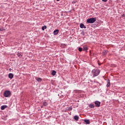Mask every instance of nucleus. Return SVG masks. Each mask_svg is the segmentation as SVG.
Segmentation results:
<instances>
[{"mask_svg":"<svg viewBox=\"0 0 125 125\" xmlns=\"http://www.w3.org/2000/svg\"><path fill=\"white\" fill-rule=\"evenodd\" d=\"M92 73L94 78L97 77V76L100 74V70L94 69L92 70Z\"/></svg>","mask_w":125,"mask_h":125,"instance_id":"1","label":"nucleus"},{"mask_svg":"<svg viewBox=\"0 0 125 125\" xmlns=\"http://www.w3.org/2000/svg\"><path fill=\"white\" fill-rule=\"evenodd\" d=\"M96 21V18H91L87 20L86 22L89 24H93Z\"/></svg>","mask_w":125,"mask_h":125,"instance_id":"2","label":"nucleus"},{"mask_svg":"<svg viewBox=\"0 0 125 125\" xmlns=\"http://www.w3.org/2000/svg\"><path fill=\"white\" fill-rule=\"evenodd\" d=\"M11 94L10 91L6 90L4 92V96L5 97H8Z\"/></svg>","mask_w":125,"mask_h":125,"instance_id":"3","label":"nucleus"},{"mask_svg":"<svg viewBox=\"0 0 125 125\" xmlns=\"http://www.w3.org/2000/svg\"><path fill=\"white\" fill-rule=\"evenodd\" d=\"M95 104L96 107H98L100 106V104H101V103L99 101H96L95 102Z\"/></svg>","mask_w":125,"mask_h":125,"instance_id":"4","label":"nucleus"},{"mask_svg":"<svg viewBox=\"0 0 125 125\" xmlns=\"http://www.w3.org/2000/svg\"><path fill=\"white\" fill-rule=\"evenodd\" d=\"M80 27L81 29H86V27L83 23H80Z\"/></svg>","mask_w":125,"mask_h":125,"instance_id":"5","label":"nucleus"},{"mask_svg":"<svg viewBox=\"0 0 125 125\" xmlns=\"http://www.w3.org/2000/svg\"><path fill=\"white\" fill-rule=\"evenodd\" d=\"M84 122L86 124V125H89L90 124V121H89V120L84 119Z\"/></svg>","mask_w":125,"mask_h":125,"instance_id":"6","label":"nucleus"},{"mask_svg":"<svg viewBox=\"0 0 125 125\" xmlns=\"http://www.w3.org/2000/svg\"><path fill=\"white\" fill-rule=\"evenodd\" d=\"M53 33H54V35H58V33H59V30L56 29L54 31Z\"/></svg>","mask_w":125,"mask_h":125,"instance_id":"7","label":"nucleus"},{"mask_svg":"<svg viewBox=\"0 0 125 125\" xmlns=\"http://www.w3.org/2000/svg\"><path fill=\"white\" fill-rule=\"evenodd\" d=\"M8 78L9 79H13V74L12 73H9L8 75Z\"/></svg>","mask_w":125,"mask_h":125,"instance_id":"8","label":"nucleus"},{"mask_svg":"<svg viewBox=\"0 0 125 125\" xmlns=\"http://www.w3.org/2000/svg\"><path fill=\"white\" fill-rule=\"evenodd\" d=\"M88 49L87 46H84L83 47V51H86Z\"/></svg>","mask_w":125,"mask_h":125,"instance_id":"9","label":"nucleus"},{"mask_svg":"<svg viewBox=\"0 0 125 125\" xmlns=\"http://www.w3.org/2000/svg\"><path fill=\"white\" fill-rule=\"evenodd\" d=\"M109 86H110V80H108L107 81V84H106V87H109Z\"/></svg>","mask_w":125,"mask_h":125,"instance_id":"10","label":"nucleus"},{"mask_svg":"<svg viewBox=\"0 0 125 125\" xmlns=\"http://www.w3.org/2000/svg\"><path fill=\"white\" fill-rule=\"evenodd\" d=\"M7 107V106L6 105H2L1 106V110H4V109H5Z\"/></svg>","mask_w":125,"mask_h":125,"instance_id":"11","label":"nucleus"},{"mask_svg":"<svg viewBox=\"0 0 125 125\" xmlns=\"http://www.w3.org/2000/svg\"><path fill=\"white\" fill-rule=\"evenodd\" d=\"M36 81H37V82H42V78H37L36 79Z\"/></svg>","mask_w":125,"mask_h":125,"instance_id":"12","label":"nucleus"},{"mask_svg":"<svg viewBox=\"0 0 125 125\" xmlns=\"http://www.w3.org/2000/svg\"><path fill=\"white\" fill-rule=\"evenodd\" d=\"M74 120L76 121H79V116L78 115H75L74 117Z\"/></svg>","mask_w":125,"mask_h":125,"instance_id":"13","label":"nucleus"},{"mask_svg":"<svg viewBox=\"0 0 125 125\" xmlns=\"http://www.w3.org/2000/svg\"><path fill=\"white\" fill-rule=\"evenodd\" d=\"M107 52H108V51H107L106 50H104L103 53H102V54H103V56L106 55V54H107Z\"/></svg>","mask_w":125,"mask_h":125,"instance_id":"14","label":"nucleus"},{"mask_svg":"<svg viewBox=\"0 0 125 125\" xmlns=\"http://www.w3.org/2000/svg\"><path fill=\"white\" fill-rule=\"evenodd\" d=\"M52 76H55L56 75V71L55 70H53L52 72Z\"/></svg>","mask_w":125,"mask_h":125,"instance_id":"15","label":"nucleus"},{"mask_svg":"<svg viewBox=\"0 0 125 125\" xmlns=\"http://www.w3.org/2000/svg\"><path fill=\"white\" fill-rule=\"evenodd\" d=\"M89 108H94L95 106H94V104H90L89 105Z\"/></svg>","mask_w":125,"mask_h":125,"instance_id":"16","label":"nucleus"},{"mask_svg":"<svg viewBox=\"0 0 125 125\" xmlns=\"http://www.w3.org/2000/svg\"><path fill=\"white\" fill-rule=\"evenodd\" d=\"M46 28H47V27L46 25H44V26H42V31H44V30L45 29H46Z\"/></svg>","mask_w":125,"mask_h":125,"instance_id":"17","label":"nucleus"},{"mask_svg":"<svg viewBox=\"0 0 125 125\" xmlns=\"http://www.w3.org/2000/svg\"><path fill=\"white\" fill-rule=\"evenodd\" d=\"M68 111H72L73 110V107L72 106H70L69 107L67 108Z\"/></svg>","mask_w":125,"mask_h":125,"instance_id":"18","label":"nucleus"},{"mask_svg":"<svg viewBox=\"0 0 125 125\" xmlns=\"http://www.w3.org/2000/svg\"><path fill=\"white\" fill-rule=\"evenodd\" d=\"M48 104H47V103H46V102H44V103H43V105H44V106H47V105H48Z\"/></svg>","mask_w":125,"mask_h":125,"instance_id":"19","label":"nucleus"},{"mask_svg":"<svg viewBox=\"0 0 125 125\" xmlns=\"http://www.w3.org/2000/svg\"><path fill=\"white\" fill-rule=\"evenodd\" d=\"M78 50H79V51H80V52H81V51H83V48H82V47H79V48H78Z\"/></svg>","mask_w":125,"mask_h":125,"instance_id":"20","label":"nucleus"},{"mask_svg":"<svg viewBox=\"0 0 125 125\" xmlns=\"http://www.w3.org/2000/svg\"><path fill=\"white\" fill-rule=\"evenodd\" d=\"M17 56H18V57H20L21 56V54H20V53H19V52H18V53L17 54Z\"/></svg>","mask_w":125,"mask_h":125,"instance_id":"21","label":"nucleus"},{"mask_svg":"<svg viewBox=\"0 0 125 125\" xmlns=\"http://www.w3.org/2000/svg\"><path fill=\"white\" fill-rule=\"evenodd\" d=\"M0 31H1V32H2V31H4V28H0Z\"/></svg>","mask_w":125,"mask_h":125,"instance_id":"22","label":"nucleus"},{"mask_svg":"<svg viewBox=\"0 0 125 125\" xmlns=\"http://www.w3.org/2000/svg\"><path fill=\"white\" fill-rule=\"evenodd\" d=\"M64 112H69V110L68 109V108H65Z\"/></svg>","mask_w":125,"mask_h":125,"instance_id":"23","label":"nucleus"},{"mask_svg":"<svg viewBox=\"0 0 125 125\" xmlns=\"http://www.w3.org/2000/svg\"><path fill=\"white\" fill-rule=\"evenodd\" d=\"M77 3V1H73L72 3H73V4H75V3Z\"/></svg>","mask_w":125,"mask_h":125,"instance_id":"24","label":"nucleus"},{"mask_svg":"<svg viewBox=\"0 0 125 125\" xmlns=\"http://www.w3.org/2000/svg\"><path fill=\"white\" fill-rule=\"evenodd\" d=\"M108 0H102V1H104V2H107V1Z\"/></svg>","mask_w":125,"mask_h":125,"instance_id":"25","label":"nucleus"},{"mask_svg":"<svg viewBox=\"0 0 125 125\" xmlns=\"http://www.w3.org/2000/svg\"><path fill=\"white\" fill-rule=\"evenodd\" d=\"M59 0H57V1H59Z\"/></svg>","mask_w":125,"mask_h":125,"instance_id":"26","label":"nucleus"},{"mask_svg":"<svg viewBox=\"0 0 125 125\" xmlns=\"http://www.w3.org/2000/svg\"><path fill=\"white\" fill-rule=\"evenodd\" d=\"M9 70H11V68H10Z\"/></svg>","mask_w":125,"mask_h":125,"instance_id":"27","label":"nucleus"},{"mask_svg":"<svg viewBox=\"0 0 125 125\" xmlns=\"http://www.w3.org/2000/svg\"><path fill=\"white\" fill-rule=\"evenodd\" d=\"M123 16H125V15H124Z\"/></svg>","mask_w":125,"mask_h":125,"instance_id":"28","label":"nucleus"},{"mask_svg":"<svg viewBox=\"0 0 125 125\" xmlns=\"http://www.w3.org/2000/svg\"><path fill=\"white\" fill-rule=\"evenodd\" d=\"M58 96H59V94H58Z\"/></svg>","mask_w":125,"mask_h":125,"instance_id":"29","label":"nucleus"}]
</instances>
